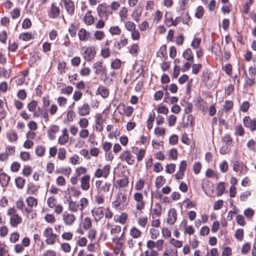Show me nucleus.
Segmentation results:
<instances>
[{
  "instance_id": "obj_1",
  "label": "nucleus",
  "mask_w": 256,
  "mask_h": 256,
  "mask_svg": "<svg viewBox=\"0 0 256 256\" xmlns=\"http://www.w3.org/2000/svg\"><path fill=\"white\" fill-rule=\"evenodd\" d=\"M8 214L10 216V222L12 226L16 227L22 222V218L16 214L15 208H10L8 210Z\"/></svg>"
},
{
  "instance_id": "obj_2",
  "label": "nucleus",
  "mask_w": 256,
  "mask_h": 256,
  "mask_svg": "<svg viewBox=\"0 0 256 256\" xmlns=\"http://www.w3.org/2000/svg\"><path fill=\"white\" fill-rule=\"evenodd\" d=\"M43 236L46 238V242L48 244H54L57 238V235L53 232L51 228H46L44 232Z\"/></svg>"
},
{
  "instance_id": "obj_3",
  "label": "nucleus",
  "mask_w": 256,
  "mask_h": 256,
  "mask_svg": "<svg viewBox=\"0 0 256 256\" xmlns=\"http://www.w3.org/2000/svg\"><path fill=\"white\" fill-rule=\"evenodd\" d=\"M114 188L112 184L110 182H106L98 190L99 194H101L104 196H111L113 193Z\"/></svg>"
},
{
  "instance_id": "obj_4",
  "label": "nucleus",
  "mask_w": 256,
  "mask_h": 256,
  "mask_svg": "<svg viewBox=\"0 0 256 256\" xmlns=\"http://www.w3.org/2000/svg\"><path fill=\"white\" fill-rule=\"evenodd\" d=\"M26 202L28 206V208H24V212L27 217L29 214L32 211V208L36 207L38 205L37 200L33 196H29L26 199Z\"/></svg>"
},
{
  "instance_id": "obj_5",
  "label": "nucleus",
  "mask_w": 256,
  "mask_h": 256,
  "mask_svg": "<svg viewBox=\"0 0 256 256\" xmlns=\"http://www.w3.org/2000/svg\"><path fill=\"white\" fill-rule=\"evenodd\" d=\"M134 200L136 201V207L137 210H140L144 208L145 202L143 199V195L142 193L136 192L134 195Z\"/></svg>"
},
{
  "instance_id": "obj_6",
  "label": "nucleus",
  "mask_w": 256,
  "mask_h": 256,
  "mask_svg": "<svg viewBox=\"0 0 256 256\" xmlns=\"http://www.w3.org/2000/svg\"><path fill=\"white\" fill-rule=\"evenodd\" d=\"M15 152V146H8L4 152L0 153V160L4 162L8 160L10 155H13Z\"/></svg>"
},
{
  "instance_id": "obj_7",
  "label": "nucleus",
  "mask_w": 256,
  "mask_h": 256,
  "mask_svg": "<svg viewBox=\"0 0 256 256\" xmlns=\"http://www.w3.org/2000/svg\"><path fill=\"white\" fill-rule=\"evenodd\" d=\"M61 4L64 6L67 12L70 15H72L74 11V2L70 0H62Z\"/></svg>"
},
{
  "instance_id": "obj_8",
  "label": "nucleus",
  "mask_w": 256,
  "mask_h": 256,
  "mask_svg": "<svg viewBox=\"0 0 256 256\" xmlns=\"http://www.w3.org/2000/svg\"><path fill=\"white\" fill-rule=\"evenodd\" d=\"M110 166L108 164L106 165L102 168H98L95 172L94 176L96 178L103 176L106 178L110 174Z\"/></svg>"
},
{
  "instance_id": "obj_9",
  "label": "nucleus",
  "mask_w": 256,
  "mask_h": 256,
  "mask_svg": "<svg viewBox=\"0 0 256 256\" xmlns=\"http://www.w3.org/2000/svg\"><path fill=\"white\" fill-rule=\"evenodd\" d=\"M245 126L249 128L252 131L256 130V120L252 119L250 116H245L243 119Z\"/></svg>"
},
{
  "instance_id": "obj_10",
  "label": "nucleus",
  "mask_w": 256,
  "mask_h": 256,
  "mask_svg": "<svg viewBox=\"0 0 256 256\" xmlns=\"http://www.w3.org/2000/svg\"><path fill=\"white\" fill-rule=\"evenodd\" d=\"M96 52L94 47H88L84 53V58L87 61H91L95 56Z\"/></svg>"
},
{
  "instance_id": "obj_11",
  "label": "nucleus",
  "mask_w": 256,
  "mask_h": 256,
  "mask_svg": "<svg viewBox=\"0 0 256 256\" xmlns=\"http://www.w3.org/2000/svg\"><path fill=\"white\" fill-rule=\"evenodd\" d=\"M90 176L86 174L80 178V188L84 190H88L90 188Z\"/></svg>"
},
{
  "instance_id": "obj_12",
  "label": "nucleus",
  "mask_w": 256,
  "mask_h": 256,
  "mask_svg": "<svg viewBox=\"0 0 256 256\" xmlns=\"http://www.w3.org/2000/svg\"><path fill=\"white\" fill-rule=\"evenodd\" d=\"M62 217L64 224L67 226L72 225L76 220V217L73 214H68L66 212H64Z\"/></svg>"
},
{
  "instance_id": "obj_13",
  "label": "nucleus",
  "mask_w": 256,
  "mask_h": 256,
  "mask_svg": "<svg viewBox=\"0 0 256 256\" xmlns=\"http://www.w3.org/2000/svg\"><path fill=\"white\" fill-rule=\"evenodd\" d=\"M177 219V214L174 208L169 210L166 222L169 224H173Z\"/></svg>"
},
{
  "instance_id": "obj_14",
  "label": "nucleus",
  "mask_w": 256,
  "mask_h": 256,
  "mask_svg": "<svg viewBox=\"0 0 256 256\" xmlns=\"http://www.w3.org/2000/svg\"><path fill=\"white\" fill-rule=\"evenodd\" d=\"M104 120L102 118V116L100 114H98L95 116L96 130L100 132L103 130L102 124Z\"/></svg>"
},
{
  "instance_id": "obj_15",
  "label": "nucleus",
  "mask_w": 256,
  "mask_h": 256,
  "mask_svg": "<svg viewBox=\"0 0 256 256\" xmlns=\"http://www.w3.org/2000/svg\"><path fill=\"white\" fill-rule=\"evenodd\" d=\"M121 160H125L128 164H132L134 162V158L130 152L126 150L120 156Z\"/></svg>"
},
{
  "instance_id": "obj_16",
  "label": "nucleus",
  "mask_w": 256,
  "mask_h": 256,
  "mask_svg": "<svg viewBox=\"0 0 256 256\" xmlns=\"http://www.w3.org/2000/svg\"><path fill=\"white\" fill-rule=\"evenodd\" d=\"M90 110V106L87 103H84L83 105L78 108V113L80 116H84L88 115Z\"/></svg>"
},
{
  "instance_id": "obj_17",
  "label": "nucleus",
  "mask_w": 256,
  "mask_h": 256,
  "mask_svg": "<svg viewBox=\"0 0 256 256\" xmlns=\"http://www.w3.org/2000/svg\"><path fill=\"white\" fill-rule=\"evenodd\" d=\"M62 133V134L58 139V143L60 145H64L68 140V134L66 128L63 129Z\"/></svg>"
},
{
  "instance_id": "obj_18",
  "label": "nucleus",
  "mask_w": 256,
  "mask_h": 256,
  "mask_svg": "<svg viewBox=\"0 0 256 256\" xmlns=\"http://www.w3.org/2000/svg\"><path fill=\"white\" fill-rule=\"evenodd\" d=\"M92 68L94 70V73L96 74H99L101 72L104 73L106 71V68L102 65V62H97L94 63Z\"/></svg>"
},
{
  "instance_id": "obj_19",
  "label": "nucleus",
  "mask_w": 256,
  "mask_h": 256,
  "mask_svg": "<svg viewBox=\"0 0 256 256\" xmlns=\"http://www.w3.org/2000/svg\"><path fill=\"white\" fill-rule=\"evenodd\" d=\"M92 214L96 220H99L104 216L102 208L100 207L93 209L92 210Z\"/></svg>"
},
{
  "instance_id": "obj_20",
  "label": "nucleus",
  "mask_w": 256,
  "mask_h": 256,
  "mask_svg": "<svg viewBox=\"0 0 256 256\" xmlns=\"http://www.w3.org/2000/svg\"><path fill=\"white\" fill-rule=\"evenodd\" d=\"M60 14V10L58 7L55 6L54 4H52L50 10L48 13L50 18H55L58 17Z\"/></svg>"
},
{
  "instance_id": "obj_21",
  "label": "nucleus",
  "mask_w": 256,
  "mask_h": 256,
  "mask_svg": "<svg viewBox=\"0 0 256 256\" xmlns=\"http://www.w3.org/2000/svg\"><path fill=\"white\" fill-rule=\"evenodd\" d=\"M58 126L55 124L52 125L47 132L48 138L51 140H54L55 138L54 134L58 132Z\"/></svg>"
},
{
  "instance_id": "obj_22",
  "label": "nucleus",
  "mask_w": 256,
  "mask_h": 256,
  "mask_svg": "<svg viewBox=\"0 0 256 256\" xmlns=\"http://www.w3.org/2000/svg\"><path fill=\"white\" fill-rule=\"evenodd\" d=\"M80 40L82 41H86L90 36V34L84 28H81L78 33Z\"/></svg>"
},
{
  "instance_id": "obj_23",
  "label": "nucleus",
  "mask_w": 256,
  "mask_h": 256,
  "mask_svg": "<svg viewBox=\"0 0 256 256\" xmlns=\"http://www.w3.org/2000/svg\"><path fill=\"white\" fill-rule=\"evenodd\" d=\"M142 9L140 7L137 6L135 8L132 14V16L136 22H139L142 15Z\"/></svg>"
},
{
  "instance_id": "obj_24",
  "label": "nucleus",
  "mask_w": 256,
  "mask_h": 256,
  "mask_svg": "<svg viewBox=\"0 0 256 256\" xmlns=\"http://www.w3.org/2000/svg\"><path fill=\"white\" fill-rule=\"evenodd\" d=\"M182 56L187 60L194 61V54L190 48H187L182 54Z\"/></svg>"
},
{
  "instance_id": "obj_25",
  "label": "nucleus",
  "mask_w": 256,
  "mask_h": 256,
  "mask_svg": "<svg viewBox=\"0 0 256 256\" xmlns=\"http://www.w3.org/2000/svg\"><path fill=\"white\" fill-rule=\"evenodd\" d=\"M97 11L100 16H102L106 14V4L102 3L98 5L97 8Z\"/></svg>"
},
{
  "instance_id": "obj_26",
  "label": "nucleus",
  "mask_w": 256,
  "mask_h": 256,
  "mask_svg": "<svg viewBox=\"0 0 256 256\" xmlns=\"http://www.w3.org/2000/svg\"><path fill=\"white\" fill-rule=\"evenodd\" d=\"M68 208L73 212H76L80 209L79 204L76 201L70 200L68 203Z\"/></svg>"
},
{
  "instance_id": "obj_27",
  "label": "nucleus",
  "mask_w": 256,
  "mask_h": 256,
  "mask_svg": "<svg viewBox=\"0 0 256 256\" xmlns=\"http://www.w3.org/2000/svg\"><path fill=\"white\" fill-rule=\"evenodd\" d=\"M157 56L164 60L166 58V46L165 45H163L160 48L157 53Z\"/></svg>"
},
{
  "instance_id": "obj_28",
  "label": "nucleus",
  "mask_w": 256,
  "mask_h": 256,
  "mask_svg": "<svg viewBox=\"0 0 256 256\" xmlns=\"http://www.w3.org/2000/svg\"><path fill=\"white\" fill-rule=\"evenodd\" d=\"M91 10H88L84 18V22L88 25H91L94 22V18L91 15Z\"/></svg>"
},
{
  "instance_id": "obj_29",
  "label": "nucleus",
  "mask_w": 256,
  "mask_h": 256,
  "mask_svg": "<svg viewBox=\"0 0 256 256\" xmlns=\"http://www.w3.org/2000/svg\"><path fill=\"white\" fill-rule=\"evenodd\" d=\"M10 180V176L4 173L0 174V182L2 186H6Z\"/></svg>"
},
{
  "instance_id": "obj_30",
  "label": "nucleus",
  "mask_w": 256,
  "mask_h": 256,
  "mask_svg": "<svg viewBox=\"0 0 256 256\" xmlns=\"http://www.w3.org/2000/svg\"><path fill=\"white\" fill-rule=\"evenodd\" d=\"M128 43V40L127 38L122 39L120 42L114 44L116 46L118 50H120L122 48L126 46Z\"/></svg>"
},
{
  "instance_id": "obj_31",
  "label": "nucleus",
  "mask_w": 256,
  "mask_h": 256,
  "mask_svg": "<svg viewBox=\"0 0 256 256\" xmlns=\"http://www.w3.org/2000/svg\"><path fill=\"white\" fill-rule=\"evenodd\" d=\"M98 92L104 98H106L108 96V90L104 86H100L98 89Z\"/></svg>"
},
{
  "instance_id": "obj_32",
  "label": "nucleus",
  "mask_w": 256,
  "mask_h": 256,
  "mask_svg": "<svg viewBox=\"0 0 256 256\" xmlns=\"http://www.w3.org/2000/svg\"><path fill=\"white\" fill-rule=\"evenodd\" d=\"M141 234V232L135 227L132 228L130 230V234L134 238H138Z\"/></svg>"
},
{
  "instance_id": "obj_33",
  "label": "nucleus",
  "mask_w": 256,
  "mask_h": 256,
  "mask_svg": "<svg viewBox=\"0 0 256 256\" xmlns=\"http://www.w3.org/2000/svg\"><path fill=\"white\" fill-rule=\"evenodd\" d=\"M8 138L11 142H14L18 140V134L16 132L12 130L7 134Z\"/></svg>"
},
{
  "instance_id": "obj_34",
  "label": "nucleus",
  "mask_w": 256,
  "mask_h": 256,
  "mask_svg": "<svg viewBox=\"0 0 256 256\" xmlns=\"http://www.w3.org/2000/svg\"><path fill=\"white\" fill-rule=\"evenodd\" d=\"M16 186L20 189L24 188L25 184V180L21 177L17 178L15 180Z\"/></svg>"
},
{
  "instance_id": "obj_35",
  "label": "nucleus",
  "mask_w": 256,
  "mask_h": 256,
  "mask_svg": "<svg viewBox=\"0 0 256 256\" xmlns=\"http://www.w3.org/2000/svg\"><path fill=\"white\" fill-rule=\"evenodd\" d=\"M116 184H118L120 188H125L128 184V180L127 178H124L122 179L118 180Z\"/></svg>"
},
{
  "instance_id": "obj_36",
  "label": "nucleus",
  "mask_w": 256,
  "mask_h": 256,
  "mask_svg": "<svg viewBox=\"0 0 256 256\" xmlns=\"http://www.w3.org/2000/svg\"><path fill=\"white\" fill-rule=\"evenodd\" d=\"M88 205V200L86 198H83L80 200V210L82 212L84 209Z\"/></svg>"
},
{
  "instance_id": "obj_37",
  "label": "nucleus",
  "mask_w": 256,
  "mask_h": 256,
  "mask_svg": "<svg viewBox=\"0 0 256 256\" xmlns=\"http://www.w3.org/2000/svg\"><path fill=\"white\" fill-rule=\"evenodd\" d=\"M216 190L218 196H220L224 192L225 190L224 183L223 182L218 183Z\"/></svg>"
},
{
  "instance_id": "obj_38",
  "label": "nucleus",
  "mask_w": 256,
  "mask_h": 256,
  "mask_svg": "<svg viewBox=\"0 0 256 256\" xmlns=\"http://www.w3.org/2000/svg\"><path fill=\"white\" fill-rule=\"evenodd\" d=\"M109 31L112 35H120L121 33V30L118 26H111Z\"/></svg>"
},
{
  "instance_id": "obj_39",
  "label": "nucleus",
  "mask_w": 256,
  "mask_h": 256,
  "mask_svg": "<svg viewBox=\"0 0 256 256\" xmlns=\"http://www.w3.org/2000/svg\"><path fill=\"white\" fill-rule=\"evenodd\" d=\"M38 105V102L36 100H32L27 105V108L30 112H34Z\"/></svg>"
},
{
  "instance_id": "obj_40",
  "label": "nucleus",
  "mask_w": 256,
  "mask_h": 256,
  "mask_svg": "<svg viewBox=\"0 0 256 256\" xmlns=\"http://www.w3.org/2000/svg\"><path fill=\"white\" fill-rule=\"evenodd\" d=\"M16 207L20 210L23 214H26V212H24V208H26L25 206L24 202L22 200H18L16 202Z\"/></svg>"
},
{
  "instance_id": "obj_41",
  "label": "nucleus",
  "mask_w": 256,
  "mask_h": 256,
  "mask_svg": "<svg viewBox=\"0 0 256 256\" xmlns=\"http://www.w3.org/2000/svg\"><path fill=\"white\" fill-rule=\"evenodd\" d=\"M46 152L44 147L42 146H38L36 149V154L38 156H42L44 155Z\"/></svg>"
},
{
  "instance_id": "obj_42",
  "label": "nucleus",
  "mask_w": 256,
  "mask_h": 256,
  "mask_svg": "<svg viewBox=\"0 0 256 256\" xmlns=\"http://www.w3.org/2000/svg\"><path fill=\"white\" fill-rule=\"evenodd\" d=\"M125 27L128 30L131 32L136 30L135 24L132 22L130 21H128L126 22Z\"/></svg>"
},
{
  "instance_id": "obj_43",
  "label": "nucleus",
  "mask_w": 256,
  "mask_h": 256,
  "mask_svg": "<svg viewBox=\"0 0 256 256\" xmlns=\"http://www.w3.org/2000/svg\"><path fill=\"white\" fill-rule=\"evenodd\" d=\"M83 228L85 230H88L92 226V222L89 218H86L82 222Z\"/></svg>"
},
{
  "instance_id": "obj_44",
  "label": "nucleus",
  "mask_w": 256,
  "mask_h": 256,
  "mask_svg": "<svg viewBox=\"0 0 256 256\" xmlns=\"http://www.w3.org/2000/svg\"><path fill=\"white\" fill-rule=\"evenodd\" d=\"M73 90V88L72 86H68L64 87L61 89L60 92L61 94L70 95V94Z\"/></svg>"
},
{
  "instance_id": "obj_45",
  "label": "nucleus",
  "mask_w": 256,
  "mask_h": 256,
  "mask_svg": "<svg viewBox=\"0 0 256 256\" xmlns=\"http://www.w3.org/2000/svg\"><path fill=\"white\" fill-rule=\"evenodd\" d=\"M110 51L108 48H102L100 52V55L104 58H108L110 56Z\"/></svg>"
},
{
  "instance_id": "obj_46",
  "label": "nucleus",
  "mask_w": 256,
  "mask_h": 256,
  "mask_svg": "<svg viewBox=\"0 0 256 256\" xmlns=\"http://www.w3.org/2000/svg\"><path fill=\"white\" fill-rule=\"evenodd\" d=\"M66 150L64 148H60L58 151V158L60 160H64L66 158Z\"/></svg>"
},
{
  "instance_id": "obj_47",
  "label": "nucleus",
  "mask_w": 256,
  "mask_h": 256,
  "mask_svg": "<svg viewBox=\"0 0 256 256\" xmlns=\"http://www.w3.org/2000/svg\"><path fill=\"white\" fill-rule=\"evenodd\" d=\"M138 46L137 44H133L129 50V52L134 56H136L138 54Z\"/></svg>"
},
{
  "instance_id": "obj_48",
  "label": "nucleus",
  "mask_w": 256,
  "mask_h": 256,
  "mask_svg": "<svg viewBox=\"0 0 256 256\" xmlns=\"http://www.w3.org/2000/svg\"><path fill=\"white\" fill-rule=\"evenodd\" d=\"M176 168V164H167L166 166V172L168 174H171L174 172Z\"/></svg>"
},
{
  "instance_id": "obj_49",
  "label": "nucleus",
  "mask_w": 256,
  "mask_h": 256,
  "mask_svg": "<svg viewBox=\"0 0 256 256\" xmlns=\"http://www.w3.org/2000/svg\"><path fill=\"white\" fill-rule=\"evenodd\" d=\"M56 183L59 186H64L66 184V180L62 176H59L56 179Z\"/></svg>"
},
{
  "instance_id": "obj_50",
  "label": "nucleus",
  "mask_w": 256,
  "mask_h": 256,
  "mask_svg": "<svg viewBox=\"0 0 256 256\" xmlns=\"http://www.w3.org/2000/svg\"><path fill=\"white\" fill-rule=\"evenodd\" d=\"M78 124L82 128H86L88 125V121L86 118H80Z\"/></svg>"
},
{
  "instance_id": "obj_51",
  "label": "nucleus",
  "mask_w": 256,
  "mask_h": 256,
  "mask_svg": "<svg viewBox=\"0 0 256 256\" xmlns=\"http://www.w3.org/2000/svg\"><path fill=\"white\" fill-rule=\"evenodd\" d=\"M162 206L158 204H155V208H154L153 211L155 215L160 216L162 213Z\"/></svg>"
},
{
  "instance_id": "obj_52",
  "label": "nucleus",
  "mask_w": 256,
  "mask_h": 256,
  "mask_svg": "<svg viewBox=\"0 0 256 256\" xmlns=\"http://www.w3.org/2000/svg\"><path fill=\"white\" fill-rule=\"evenodd\" d=\"M170 242L176 248H181L182 246V241L175 240L174 238H171Z\"/></svg>"
},
{
  "instance_id": "obj_53",
  "label": "nucleus",
  "mask_w": 256,
  "mask_h": 256,
  "mask_svg": "<svg viewBox=\"0 0 256 256\" xmlns=\"http://www.w3.org/2000/svg\"><path fill=\"white\" fill-rule=\"evenodd\" d=\"M47 204L50 208H53L56 206V198L54 196H50L47 199Z\"/></svg>"
},
{
  "instance_id": "obj_54",
  "label": "nucleus",
  "mask_w": 256,
  "mask_h": 256,
  "mask_svg": "<svg viewBox=\"0 0 256 256\" xmlns=\"http://www.w3.org/2000/svg\"><path fill=\"white\" fill-rule=\"evenodd\" d=\"M235 237L238 240H242L244 237V230L242 228H238L236 232Z\"/></svg>"
},
{
  "instance_id": "obj_55",
  "label": "nucleus",
  "mask_w": 256,
  "mask_h": 256,
  "mask_svg": "<svg viewBox=\"0 0 256 256\" xmlns=\"http://www.w3.org/2000/svg\"><path fill=\"white\" fill-rule=\"evenodd\" d=\"M202 165L199 162H196L193 165V170L195 174H198L200 173Z\"/></svg>"
},
{
  "instance_id": "obj_56",
  "label": "nucleus",
  "mask_w": 256,
  "mask_h": 256,
  "mask_svg": "<svg viewBox=\"0 0 256 256\" xmlns=\"http://www.w3.org/2000/svg\"><path fill=\"white\" fill-rule=\"evenodd\" d=\"M204 14V8L202 6H198L197 8L196 12L195 13V16L198 18H200Z\"/></svg>"
},
{
  "instance_id": "obj_57",
  "label": "nucleus",
  "mask_w": 256,
  "mask_h": 256,
  "mask_svg": "<svg viewBox=\"0 0 256 256\" xmlns=\"http://www.w3.org/2000/svg\"><path fill=\"white\" fill-rule=\"evenodd\" d=\"M19 238L20 234L16 232H13L10 234V241L11 242L16 243L19 240Z\"/></svg>"
},
{
  "instance_id": "obj_58",
  "label": "nucleus",
  "mask_w": 256,
  "mask_h": 256,
  "mask_svg": "<svg viewBox=\"0 0 256 256\" xmlns=\"http://www.w3.org/2000/svg\"><path fill=\"white\" fill-rule=\"evenodd\" d=\"M94 36L96 39L101 40L104 38V34L102 31L96 30Z\"/></svg>"
},
{
  "instance_id": "obj_59",
  "label": "nucleus",
  "mask_w": 256,
  "mask_h": 256,
  "mask_svg": "<svg viewBox=\"0 0 256 256\" xmlns=\"http://www.w3.org/2000/svg\"><path fill=\"white\" fill-rule=\"evenodd\" d=\"M200 42L201 39L200 38H196L193 40L191 44V46L193 48L196 49L199 47Z\"/></svg>"
},
{
  "instance_id": "obj_60",
  "label": "nucleus",
  "mask_w": 256,
  "mask_h": 256,
  "mask_svg": "<svg viewBox=\"0 0 256 256\" xmlns=\"http://www.w3.org/2000/svg\"><path fill=\"white\" fill-rule=\"evenodd\" d=\"M89 135V132L86 128H82L79 133V136L82 138H86Z\"/></svg>"
},
{
  "instance_id": "obj_61",
  "label": "nucleus",
  "mask_w": 256,
  "mask_h": 256,
  "mask_svg": "<svg viewBox=\"0 0 256 256\" xmlns=\"http://www.w3.org/2000/svg\"><path fill=\"white\" fill-rule=\"evenodd\" d=\"M19 38L22 40L27 41L32 38V36L28 32L22 33L20 35Z\"/></svg>"
},
{
  "instance_id": "obj_62",
  "label": "nucleus",
  "mask_w": 256,
  "mask_h": 256,
  "mask_svg": "<svg viewBox=\"0 0 256 256\" xmlns=\"http://www.w3.org/2000/svg\"><path fill=\"white\" fill-rule=\"evenodd\" d=\"M144 186V181L142 179H140L136 184L135 188L137 190H141Z\"/></svg>"
},
{
  "instance_id": "obj_63",
  "label": "nucleus",
  "mask_w": 256,
  "mask_h": 256,
  "mask_svg": "<svg viewBox=\"0 0 256 256\" xmlns=\"http://www.w3.org/2000/svg\"><path fill=\"white\" fill-rule=\"evenodd\" d=\"M121 65L120 60L118 59H116L111 64V66L113 69H118L120 68Z\"/></svg>"
},
{
  "instance_id": "obj_64",
  "label": "nucleus",
  "mask_w": 256,
  "mask_h": 256,
  "mask_svg": "<svg viewBox=\"0 0 256 256\" xmlns=\"http://www.w3.org/2000/svg\"><path fill=\"white\" fill-rule=\"evenodd\" d=\"M220 171L222 172H225L227 171L228 168V162L226 160H224L220 164Z\"/></svg>"
}]
</instances>
